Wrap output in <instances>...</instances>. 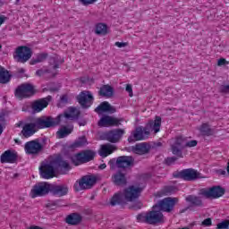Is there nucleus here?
<instances>
[{
  "label": "nucleus",
  "instance_id": "15",
  "mask_svg": "<svg viewBox=\"0 0 229 229\" xmlns=\"http://www.w3.org/2000/svg\"><path fill=\"white\" fill-rule=\"evenodd\" d=\"M77 101L81 108H90L94 103V96H92L90 91H81L77 97Z\"/></svg>",
  "mask_w": 229,
  "mask_h": 229
},
{
  "label": "nucleus",
  "instance_id": "13",
  "mask_svg": "<svg viewBox=\"0 0 229 229\" xmlns=\"http://www.w3.org/2000/svg\"><path fill=\"white\" fill-rule=\"evenodd\" d=\"M123 121H124L123 118H115L108 114H104L98 122V126H99V128H110L113 126L119 127Z\"/></svg>",
  "mask_w": 229,
  "mask_h": 229
},
{
  "label": "nucleus",
  "instance_id": "6",
  "mask_svg": "<svg viewBox=\"0 0 229 229\" xmlns=\"http://www.w3.org/2000/svg\"><path fill=\"white\" fill-rule=\"evenodd\" d=\"M178 198L167 197L161 200H158L152 208L154 210H159L160 212H173L176 203H178Z\"/></svg>",
  "mask_w": 229,
  "mask_h": 229
},
{
  "label": "nucleus",
  "instance_id": "11",
  "mask_svg": "<svg viewBox=\"0 0 229 229\" xmlns=\"http://www.w3.org/2000/svg\"><path fill=\"white\" fill-rule=\"evenodd\" d=\"M94 157H96V152H94V150L87 149L77 153L75 158L72 157V162L74 165H80V164H87V162L92 161Z\"/></svg>",
  "mask_w": 229,
  "mask_h": 229
},
{
  "label": "nucleus",
  "instance_id": "64",
  "mask_svg": "<svg viewBox=\"0 0 229 229\" xmlns=\"http://www.w3.org/2000/svg\"><path fill=\"white\" fill-rule=\"evenodd\" d=\"M19 174H14L13 175V178H19Z\"/></svg>",
  "mask_w": 229,
  "mask_h": 229
},
{
  "label": "nucleus",
  "instance_id": "27",
  "mask_svg": "<svg viewBox=\"0 0 229 229\" xmlns=\"http://www.w3.org/2000/svg\"><path fill=\"white\" fill-rule=\"evenodd\" d=\"M83 221V216L80 213H72L65 218V223L71 226H78Z\"/></svg>",
  "mask_w": 229,
  "mask_h": 229
},
{
  "label": "nucleus",
  "instance_id": "10",
  "mask_svg": "<svg viewBox=\"0 0 229 229\" xmlns=\"http://www.w3.org/2000/svg\"><path fill=\"white\" fill-rule=\"evenodd\" d=\"M95 183H98V177L96 175H84L79 181V185L75 184V191H85L87 189H92Z\"/></svg>",
  "mask_w": 229,
  "mask_h": 229
},
{
  "label": "nucleus",
  "instance_id": "50",
  "mask_svg": "<svg viewBox=\"0 0 229 229\" xmlns=\"http://www.w3.org/2000/svg\"><path fill=\"white\" fill-rule=\"evenodd\" d=\"M220 92H222V94H228V92H229V85H222V86H220Z\"/></svg>",
  "mask_w": 229,
  "mask_h": 229
},
{
  "label": "nucleus",
  "instance_id": "62",
  "mask_svg": "<svg viewBox=\"0 0 229 229\" xmlns=\"http://www.w3.org/2000/svg\"><path fill=\"white\" fill-rule=\"evenodd\" d=\"M22 124H24V123L22 121H20L18 123H17V126L20 128V126H22Z\"/></svg>",
  "mask_w": 229,
  "mask_h": 229
},
{
  "label": "nucleus",
  "instance_id": "32",
  "mask_svg": "<svg viewBox=\"0 0 229 229\" xmlns=\"http://www.w3.org/2000/svg\"><path fill=\"white\" fill-rule=\"evenodd\" d=\"M199 131L203 137H211V135H214V130L210 128L208 123H202L199 127Z\"/></svg>",
  "mask_w": 229,
  "mask_h": 229
},
{
  "label": "nucleus",
  "instance_id": "1",
  "mask_svg": "<svg viewBox=\"0 0 229 229\" xmlns=\"http://www.w3.org/2000/svg\"><path fill=\"white\" fill-rule=\"evenodd\" d=\"M160 126H162V117L156 116L155 120L149 121L145 127H136V129L132 131L131 135L128 137V142L130 144H133V142H137L139 140H146V139H149L151 131L158 133V131H160Z\"/></svg>",
  "mask_w": 229,
  "mask_h": 229
},
{
  "label": "nucleus",
  "instance_id": "18",
  "mask_svg": "<svg viewBox=\"0 0 229 229\" xmlns=\"http://www.w3.org/2000/svg\"><path fill=\"white\" fill-rule=\"evenodd\" d=\"M225 192H226L225 188L221 186H213L208 190L202 191V194L206 198H213V199H217V198L225 196Z\"/></svg>",
  "mask_w": 229,
  "mask_h": 229
},
{
  "label": "nucleus",
  "instance_id": "22",
  "mask_svg": "<svg viewBox=\"0 0 229 229\" xmlns=\"http://www.w3.org/2000/svg\"><path fill=\"white\" fill-rule=\"evenodd\" d=\"M89 144V141L87 140V137L81 136L77 140H74L72 144H66L65 149L68 151H75L78 149V148H83V146H87Z\"/></svg>",
  "mask_w": 229,
  "mask_h": 229
},
{
  "label": "nucleus",
  "instance_id": "5",
  "mask_svg": "<svg viewBox=\"0 0 229 229\" xmlns=\"http://www.w3.org/2000/svg\"><path fill=\"white\" fill-rule=\"evenodd\" d=\"M37 92H38V90L35 89V85L30 82H25L17 87L14 94L19 99H26L28 98H32Z\"/></svg>",
  "mask_w": 229,
  "mask_h": 229
},
{
  "label": "nucleus",
  "instance_id": "3",
  "mask_svg": "<svg viewBox=\"0 0 229 229\" xmlns=\"http://www.w3.org/2000/svg\"><path fill=\"white\" fill-rule=\"evenodd\" d=\"M142 188L135 187L133 185L126 188L123 192L119 191L113 195L110 199L109 205L111 207H117V205H126L127 202L135 201L140 198Z\"/></svg>",
  "mask_w": 229,
  "mask_h": 229
},
{
  "label": "nucleus",
  "instance_id": "25",
  "mask_svg": "<svg viewBox=\"0 0 229 229\" xmlns=\"http://www.w3.org/2000/svg\"><path fill=\"white\" fill-rule=\"evenodd\" d=\"M150 150L151 146L147 142L137 143L135 146L131 147L132 153H135L136 155H148Z\"/></svg>",
  "mask_w": 229,
  "mask_h": 229
},
{
  "label": "nucleus",
  "instance_id": "19",
  "mask_svg": "<svg viewBox=\"0 0 229 229\" xmlns=\"http://www.w3.org/2000/svg\"><path fill=\"white\" fill-rule=\"evenodd\" d=\"M135 162V159L131 156H120L116 158V167L118 169H126V167H131Z\"/></svg>",
  "mask_w": 229,
  "mask_h": 229
},
{
  "label": "nucleus",
  "instance_id": "30",
  "mask_svg": "<svg viewBox=\"0 0 229 229\" xmlns=\"http://www.w3.org/2000/svg\"><path fill=\"white\" fill-rule=\"evenodd\" d=\"M98 96H102V98H112L114 96V88L108 84L103 85L98 91Z\"/></svg>",
  "mask_w": 229,
  "mask_h": 229
},
{
  "label": "nucleus",
  "instance_id": "41",
  "mask_svg": "<svg viewBox=\"0 0 229 229\" xmlns=\"http://www.w3.org/2000/svg\"><path fill=\"white\" fill-rule=\"evenodd\" d=\"M51 70L49 69H39L36 72V76H44V74H50Z\"/></svg>",
  "mask_w": 229,
  "mask_h": 229
},
{
  "label": "nucleus",
  "instance_id": "36",
  "mask_svg": "<svg viewBox=\"0 0 229 229\" xmlns=\"http://www.w3.org/2000/svg\"><path fill=\"white\" fill-rule=\"evenodd\" d=\"M182 147H178L176 145H172V153L173 155H175L176 157H179V158H183V153L182 152Z\"/></svg>",
  "mask_w": 229,
  "mask_h": 229
},
{
  "label": "nucleus",
  "instance_id": "44",
  "mask_svg": "<svg viewBox=\"0 0 229 229\" xmlns=\"http://www.w3.org/2000/svg\"><path fill=\"white\" fill-rule=\"evenodd\" d=\"M50 65H53V69H58L60 67V64L58 60L55 59V57L50 58Z\"/></svg>",
  "mask_w": 229,
  "mask_h": 229
},
{
  "label": "nucleus",
  "instance_id": "4",
  "mask_svg": "<svg viewBox=\"0 0 229 229\" xmlns=\"http://www.w3.org/2000/svg\"><path fill=\"white\" fill-rule=\"evenodd\" d=\"M55 167H60L61 169H65V171H71V165H69V162L64 160L62 156H57L49 164H41L39 166V174L41 178H44L45 180H51V178H55Z\"/></svg>",
  "mask_w": 229,
  "mask_h": 229
},
{
  "label": "nucleus",
  "instance_id": "45",
  "mask_svg": "<svg viewBox=\"0 0 229 229\" xmlns=\"http://www.w3.org/2000/svg\"><path fill=\"white\" fill-rule=\"evenodd\" d=\"M24 72H26L24 68L18 69L16 72V78H24L26 76Z\"/></svg>",
  "mask_w": 229,
  "mask_h": 229
},
{
  "label": "nucleus",
  "instance_id": "53",
  "mask_svg": "<svg viewBox=\"0 0 229 229\" xmlns=\"http://www.w3.org/2000/svg\"><path fill=\"white\" fill-rule=\"evenodd\" d=\"M114 46H116L117 47H120V48L121 47H126V46H128V43L117 41V42L114 43Z\"/></svg>",
  "mask_w": 229,
  "mask_h": 229
},
{
  "label": "nucleus",
  "instance_id": "54",
  "mask_svg": "<svg viewBox=\"0 0 229 229\" xmlns=\"http://www.w3.org/2000/svg\"><path fill=\"white\" fill-rule=\"evenodd\" d=\"M132 208H133L134 210H140V208H142V203L138 202L137 204H135V205L132 206Z\"/></svg>",
  "mask_w": 229,
  "mask_h": 229
},
{
  "label": "nucleus",
  "instance_id": "38",
  "mask_svg": "<svg viewBox=\"0 0 229 229\" xmlns=\"http://www.w3.org/2000/svg\"><path fill=\"white\" fill-rule=\"evenodd\" d=\"M148 213H140L136 216V219L138 221V223H146L148 224Z\"/></svg>",
  "mask_w": 229,
  "mask_h": 229
},
{
  "label": "nucleus",
  "instance_id": "61",
  "mask_svg": "<svg viewBox=\"0 0 229 229\" xmlns=\"http://www.w3.org/2000/svg\"><path fill=\"white\" fill-rule=\"evenodd\" d=\"M4 113H0V119L1 121H4Z\"/></svg>",
  "mask_w": 229,
  "mask_h": 229
},
{
  "label": "nucleus",
  "instance_id": "9",
  "mask_svg": "<svg viewBox=\"0 0 229 229\" xmlns=\"http://www.w3.org/2000/svg\"><path fill=\"white\" fill-rule=\"evenodd\" d=\"M51 192V183L47 182H37L30 191L31 198H41Z\"/></svg>",
  "mask_w": 229,
  "mask_h": 229
},
{
  "label": "nucleus",
  "instance_id": "14",
  "mask_svg": "<svg viewBox=\"0 0 229 229\" xmlns=\"http://www.w3.org/2000/svg\"><path fill=\"white\" fill-rule=\"evenodd\" d=\"M24 149L27 155H39L44 151V145L38 140H33L25 143Z\"/></svg>",
  "mask_w": 229,
  "mask_h": 229
},
{
  "label": "nucleus",
  "instance_id": "59",
  "mask_svg": "<svg viewBox=\"0 0 229 229\" xmlns=\"http://www.w3.org/2000/svg\"><path fill=\"white\" fill-rule=\"evenodd\" d=\"M217 174H221L222 176H225L226 174V171L223 169L217 170Z\"/></svg>",
  "mask_w": 229,
  "mask_h": 229
},
{
  "label": "nucleus",
  "instance_id": "60",
  "mask_svg": "<svg viewBox=\"0 0 229 229\" xmlns=\"http://www.w3.org/2000/svg\"><path fill=\"white\" fill-rule=\"evenodd\" d=\"M98 169H101V170H103V169H106V164H101L99 166H98Z\"/></svg>",
  "mask_w": 229,
  "mask_h": 229
},
{
  "label": "nucleus",
  "instance_id": "35",
  "mask_svg": "<svg viewBox=\"0 0 229 229\" xmlns=\"http://www.w3.org/2000/svg\"><path fill=\"white\" fill-rule=\"evenodd\" d=\"M47 53H41L37 55L36 58H32L30 62V65H37V64H41V62H45L47 59Z\"/></svg>",
  "mask_w": 229,
  "mask_h": 229
},
{
  "label": "nucleus",
  "instance_id": "24",
  "mask_svg": "<svg viewBox=\"0 0 229 229\" xmlns=\"http://www.w3.org/2000/svg\"><path fill=\"white\" fill-rule=\"evenodd\" d=\"M17 153L12 150H6L2 154L0 162L1 164H15L17 162Z\"/></svg>",
  "mask_w": 229,
  "mask_h": 229
},
{
  "label": "nucleus",
  "instance_id": "2",
  "mask_svg": "<svg viewBox=\"0 0 229 229\" xmlns=\"http://www.w3.org/2000/svg\"><path fill=\"white\" fill-rule=\"evenodd\" d=\"M55 126H56L55 118L51 116L31 118L30 123L23 125L21 133L25 139H29V137H33V135H35L38 130H45V128H55Z\"/></svg>",
  "mask_w": 229,
  "mask_h": 229
},
{
  "label": "nucleus",
  "instance_id": "23",
  "mask_svg": "<svg viewBox=\"0 0 229 229\" xmlns=\"http://www.w3.org/2000/svg\"><path fill=\"white\" fill-rule=\"evenodd\" d=\"M53 97L47 96L45 98L36 100L32 104V110L36 113L42 112L43 108H47V105H49V101H51Z\"/></svg>",
  "mask_w": 229,
  "mask_h": 229
},
{
  "label": "nucleus",
  "instance_id": "46",
  "mask_svg": "<svg viewBox=\"0 0 229 229\" xmlns=\"http://www.w3.org/2000/svg\"><path fill=\"white\" fill-rule=\"evenodd\" d=\"M83 6H89V4H94L98 0H79Z\"/></svg>",
  "mask_w": 229,
  "mask_h": 229
},
{
  "label": "nucleus",
  "instance_id": "40",
  "mask_svg": "<svg viewBox=\"0 0 229 229\" xmlns=\"http://www.w3.org/2000/svg\"><path fill=\"white\" fill-rule=\"evenodd\" d=\"M176 160H178V157H166L164 161V164H165V165H173Z\"/></svg>",
  "mask_w": 229,
  "mask_h": 229
},
{
  "label": "nucleus",
  "instance_id": "56",
  "mask_svg": "<svg viewBox=\"0 0 229 229\" xmlns=\"http://www.w3.org/2000/svg\"><path fill=\"white\" fill-rule=\"evenodd\" d=\"M6 16L4 15H0V27L3 26V24H4V22H6Z\"/></svg>",
  "mask_w": 229,
  "mask_h": 229
},
{
  "label": "nucleus",
  "instance_id": "63",
  "mask_svg": "<svg viewBox=\"0 0 229 229\" xmlns=\"http://www.w3.org/2000/svg\"><path fill=\"white\" fill-rule=\"evenodd\" d=\"M3 131H4L3 125L0 124V135H3Z\"/></svg>",
  "mask_w": 229,
  "mask_h": 229
},
{
  "label": "nucleus",
  "instance_id": "43",
  "mask_svg": "<svg viewBox=\"0 0 229 229\" xmlns=\"http://www.w3.org/2000/svg\"><path fill=\"white\" fill-rule=\"evenodd\" d=\"M198 146V140H192L185 143L184 148H196Z\"/></svg>",
  "mask_w": 229,
  "mask_h": 229
},
{
  "label": "nucleus",
  "instance_id": "17",
  "mask_svg": "<svg viewBox=\"0 0 229 229\" xmlns=\"http://www.w3.org/2000/svg\"><path fill=\"white\" fill-rule=\"evenodd\" d=\"M124 129H114L104 134L105 140L111 142L112 144H117L121 139H123V135H124Z\"/></svg>",
  "mask_w": 229,
  "mask_h": 229
},
{
  "label": "nucleus",
  "instance_id": "21",
  "mask_svg": "<svg viewBox=\"0 0 229 229\" xmlns=\"http://www.w3.org/2000/svg\"><path fill=\"white\" fill-rule=\"evenodd\" d=\"M112 182L116 187H124L128 183L126 179V174L123 173V170H118L114 174L112 175Z\"/></svg>",
  "mask_w": 229,
  "mask_h": 229
},
{
  "label": "nucleus",
  "instance_id": "28",
  "mask_svg": "<svg viewBox=\"0 0 229 229\" xmlns=\"http://www.w3.org/2000/svg\"><path fill=\"white\" fill-rule=\"evenodd\" d=\"M114 151H117V147L115 145L106 143L101 146V149L99 152L100 157L103 158L108 157V155H112Z\"/></svg>",
  "mask_w": 229,
  "mask_h": 229
},
{
  "label": "nucleus",
  "instance_id": "49",
  "mask_svg": "<svg viewBox=\"0 0 229 229\" xmlns=\"http://www.w3.org/2000/svg\"><path fill=\"white\" fill-rule=\"evenodd\" d=\"M125 90L129 93L130 98H133V89L131 88V84H127Z\"/></svg>",
  "mask_w": 229,
  "mask_h": 229
},
{
  "label": "nucleus",
  "instance_id": "7",
  "mask_svg": "<svg viewBox=\"0 0 229 229\" xmlns=\"http://www.w3.org/2000/svg\"><path fill=\"white\" fill-rule=\"evenodd\" d=\"M201 174L193 168H187L182 171H176L173 173L174 178H178L179 180H184V182H195L201 178Z\"/></svg>",
  "mask_w": 229,
  "mask_h": 229
},
{
  "label": "nucleus",
  "instance_id": "34",
  "mask_svg": "<svg viewBox=\"0 0 229 229\" xmlns=\"http://www.w3.org/2000/svg\"><path fill=\"white\" fill-rule=\"evenodd\" d=\"M96 35H106L108 33V26L105 23H98L95 28Z\"/></svg>",
  "mask_w": 229,
  "mask_h": 229
},
{
  "label": "nucleus",
  "instance_id": "20",
  "mask_svg": "<svg viewBox=\"0 0 229 229\" xmlns=\"http://www.w3.org/2000/svg\"><path fill=\"white\" fill-rule=\"evenodd\" d=\"M50 192L53 196L62 198L63 196H67V194H69V187L66 184H51Z\"/></svg>",
  "mask_w": 229,
  "mask_h": 229
},
{
  "label": "nucleus",
  "instance_id": "55",
  "mask_svg": "<svg viewBox=\"0 0 229 229\" xmlns=\"http://www.w3.org/2000/svg\"><path fill=\"white\" fill-rule=\"evenodd\" d=\"M68 101H69V98L67 97V95H63L61 97V103L66 104V103H68Z\"/></svg>",
  "mask_w": 229,
  "mask_h": 229
},
{
  "label": "nucleus",
  "instance_id": "42",
  "mask_svg": "<svg viewBox=\"0 0 229 229\" xmlns=\"http://www.w3.org/2000/svg\"><path fill=\"white\" fill-rule=\"evenodd\" d=\"M165 194H174L176 192V187L174 186H166L165 187Z\"/></svg>",
  "mask_w": 229,
  "mask_h": 229
},
{
  "label": "nucleus",
  "instance_id": "47",
  "mask_svg": "<svg viewBox=\"0 0 229 229\" xmlns=\"http://www.w3.org/2000/svg\"><path fill=\"white\" fill-rule=\"evenodd\" d=\"M217 65L218 67H223V65H229V62L225 58H220L217 61Z\"/></svg>",
  "mask_w": 229,
  "mask_h": 229
},
{
  "label": "nucleus",
  "instance_id": "51",
  "mask_svg": "<svg viewBox=\"0 0 229 229\" xmlns=\"http://www.w3.org/2000/svg\"><path fill=\"white\" fill-rule=\"evenodd\" d=\"M108 164L110 165V169H115V165H117V160H115V158H113L108 162Z\"/></svg>",
  "mask_w": 229,
  "mask_h": 229
},
{
  "label": "nucleus",
  "instance_id": "26",
  "mask_svg": "<svg viewBox=\"0 0 229 229\" xmlns=\"http://www.w3.org/2000/svg\"><path fill=\"white\" fill-rule=\"evenodd\" d=\"M95 112L98 114H115V107L112 106L110 103L104 101L95 108Z\"/></svg>",
  "mask_w": 229,
  "mask_h": 229
},
{
  "label": "nucleus",
  "instance_id": "33",
  "mask_svg": "<svg viewBox=\"0 0 229 229\" xmlns=\"http://www.w3.org/2000/svg\"><path fill=\"white\" fill-rule=\"evenodd\" d=\"M72 133V128H67V126L64 125L59 131L56 132L58 139H65L68 135Z\"/></svg>",
  "mask_w": 229,
  "mask_h": 229
},
{
  "label": "nucleus",
  "instance_id": "37",
  "mask_svg": "<svg viewBox=\"0 0 229 229\" xmlns=\"http://www.w3.org/2000/svg\"><path fill=\"white\" fill-rule=\"evenodd\" d=\"M47 207L53 208V207H65L63 199L52 200L47 204Z\"/></svg>",
  "mask_w": 229,
  "mask_h": 229
},
{
  "label": "nucleus",
  "instance_id": "58",
  "mask_svg": "<svg viewBox=\"0 0 229 229\" xmlns=\"http://www.w3.org/2000/svg\"><path fill=\"white\" fill-rule=\"evenodd\" d=\"M48 90L50 92H58V90H60V88H58V87H52V88H49Z\"/></svg>",
  "mask_w": 229,
  "mask_h": 229
},
{
  "label": "nucleus",
  "instance_id": "52",
  "mask_svg": "<svg viewBox=\"0 0 229 229\" xmlns=\"http://www.w3.org/2000/svg\"><path fill=\"white\" fill-rule=\"evenodd\" d=\"M174 146H177V148H181L183 149L185 148V145H182V140L177 139L176 141L174 142Z\"/></svg>",
  "mask_w": 229,
  "mask_h": 229
},
{
  "label": "nucleus",
  "instance_id": "39",
  "mask_svg": "<svg viewBox=\"0 0 229 229\" xmlns=\"http://www.w3.org/2000/svg\"><path fill=\"white\" fill-rule=\"evenodd\" d=\"M229 220H224L216 225V229H228Z\"/></svg>",
  "mask_w": 229,
  "mask_h": 229
},
{
  "label": "nucleus",
  "instance_id": "57",
  "mask_svg": "<svg viewBox=\"0 0 229 229\" xmlns=\"http://www.w3.org/2000/svg\"><path fill=\"white\" fill-rule=\"evenodd\" d=\"M152 148H162V142L160 141L154 142L152 145Z\"/></svg>",
  "mask_w": 229,
  "mask_h": 229
},
{
  "label": "nucleus",
  "instance_id": "8",
  "mask_svg": "<svg viewBox=\"0 0 229 229\" xmlns=\"http://www.w3.org/2000/svg\"><path fill=\"white\" fill-rule=\"evenodd\" d=\"M69 112H64V114H59L55 119H54L55 126H58V124H62L63 126H65L69 124V121H74V119H78L80 117V111L76 112V107H69Z\"/></svg>",
  "mask_w": 229,
  "mask_h": 229
},
{
  "label": "nucleus",
  "instance_id": "31",
  "mask_svg": "<svg viewBox=\"0 0 229 229\" xmlns=\"http://www.w3.org/2000/svg\"><path fill=\"white\" fill-rule=\"evenodd\" d=\"M11 78H12V75H10V72H8V70H5L4 67L0 66V83L2 84L9 83Z\"/></svg>",
  "mask_w": 229,
  "mask_h": 229
},
{
  "label": "nucleus",
  "instance_id": "12",
  "mask_svg": "<svg viewBox=\"0 0 229 229\" xmlns=\"http://www.w3.org/2000/svg\"><path fill=\"white\" fill-rule=\"evenodd\" d=\"M15 54L16 55H14V59L20 64H26V62H28L31 56H33V51L31 48H30V47L26 46L19 47L16 49Z\"/></svg>",
  "mask_w": 229,
  "mask_h": 229
},
{
  "label": "nucleus",
  "instance_id": "29",
  "mask_svg": "<svg viewBox=\"0 0 229 229\" xmlns=\"http://www.w3.org/2000/svg\"><path fill=\"white\" fill-rule=\"evenodd\" d=\"M187 203H190L191 207H196L198 208H201L203 207V200L201 197H198L196 195H189L186 197Z\"/></svg>",
  "mask_w": 229,
  "mask_h": 229
},
{
  "label": "nucleus",
  "instance_id": "48",
  "mask_svg": "<svg viewBox=\"0 0 229 229\" xmlns=\"http://www.w3.org/2000/svg\"><path fill=\"white\" fill-rule=\"evenodd\" d=\"M202 226H212V218L208 217L206 218L204 221L201 223Z\"/></svg>",
  "mask_w": 229,
  "mask_h": 229
},
{
  "label": "nucleus",
  "instance_id": "16",
  "mask_svg": "<svg viewBox=\"0 0 229 229\" xmlns=\"http://www.w3.org/2000/svg\"><path fill=\"white\" fill-rule=\"evenodd\" d=\"M164 223V214L158 208L147 212V225H158Z\"/></svg>",
  "mask_w": 229,
  "mask_h": 229
}]
</instances>
